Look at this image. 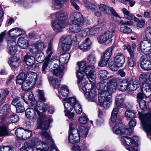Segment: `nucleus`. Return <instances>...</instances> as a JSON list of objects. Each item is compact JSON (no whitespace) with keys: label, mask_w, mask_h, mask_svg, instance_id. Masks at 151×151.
Instances as JSON below:
<instances>
[{"label":"nucleus","mask_w":151,"mask_h":151,"mask_svg":"<svg viewBox=\"0 0 151 151\" xmlns=\"http://www.w3.org/2000/svg\"><path fill=\"white\" fill-rule=\"evenodd\" d=\"M48 107L47 104L38 101L34 109L29 108L26 109L25 111L26 116L33 122H35L37 118V122L40 127L42 129L47 130L52 120L42 113L46 111Z\"/></svg>","instance_id":"1"},{"label":"nucleus","mask_w":151,"mask_h":151,"mask_svg":"<svg viewBox=\"0 0 151 151\" xmlns=\"http://www.w3.org/2000/svg\"><path fill=\"white\" fill-rule=\"evenodd\" d=\"M106 82L105 81H101L98 84L99 89L107 92L111 95L116 89L117 81L113 76L108 77Z\"/></svg>","instance_id":"2"},{"label":"nucleus","mask_w":151,"mask_h":151,"mask_svg":"<svg viewBox=\"0 0 151 151\" xmlns=\"http://www.w3.org/2000/svg\"><path fill=\"white\" fill-rule=\"evenodd\" d=\"M51 15V16H55L56 18L52 22L53 29L56 32H60L61 30L67 24L65 23V20L68 18L67 14L60 12Z\"/></svg>","instance_id":"3"},{"label":"nucleus","mask_w":151,"mask_h":151,"mask_svg":"<svg viewBox=\"0 0 151 151\" xmlns=\"http://www.w3.org/2000/svg\"><path fill=\"white\" fill-rule=\"evenodd\" d=\"M139 114L142 127L148 137L150 138L149 136H151V111L145 114L139 112Z\"/></svg>","instance_id":"4"},{"label":"nucleus","mask_w":151,"mask_h":151,"mask_svg":"<svg viewBox=\"0 0 151 151\" xmlns=\"http://www.w3.org/2000/svg\"><path fill=\"white\" fill-rule=\"evenodd\" d=\"M118 121L115 126L113 127L112 130L114 132L118 134L131 135L132 132L131 129L122 127V124L121 120H118Z\"/></svg>","instance_id":"5"},{"label":"nucleus","mask_w":151,"mask_h":151,"mask_svg":"<svg viewBox=\"0 0 151 151\" xmlns=\"http://www.w3.org/2000/svg\"><path fill=\"white\" fill-rule=\"evenodd\" d=\"M70 19L73 24L80 25L83 24V25L86 26L87 22L88 21L85 20L83 15L80 13H75L71 15L70 17Z\"/></svg>","instance_id":"6"},{"label":"nucleus","mask_w":151,"mask_h":151,"mask_svg":"<svg viewBox=\"0 0 151 151\" xmlns=\"http://www.w3.org/2000/svg\"><path fill=\"white\" fill-rule=\"evenodd\" d=\"M95 71V68L94 66L93 65H89L85 67L83 71L86 75L87 78L91 82L92 86L95 85L96 77L94 74Z\"/></svg>","instance_id":"7"},{"label":"nucleus","mask_w":151,"mask_h":151,"mask_svg":"<svg viewBox=\"0 0 151 151\" xmlns=\"http://www.w3.org/2000/svg\"><path fill=\"white\" fill-rule=\"evenodd\" d=\"M71 38L70 36L63 35L61 39V45L62 49L64 51H68L70 48Z\"/></svg>","instance_id":"8"},{"label":"nucleus","mask_w":151,"mask_h":151,"mask_svg":"<svg viewBox=\"0 0 151 151\" xmlns=\"http://www.w3.org/2000/svg\"><path fill=\"white\" fill-rule=\"evenodd\" d=\"M140 47L143 54L149 55L151 53V42L150 41L145 40L141 42Z\"/></svg>","instance_id":"9"},{"label":"nucleus","mask_w":151,"mask_h":151,"mask_svg":"<svg viewBox=\"0 0 151 151\" xmlns=\"http://www.w3.org/2000/svg\"><path fill=\"white\" fill-rule=\"evenodd\" d=\"M115 30L114 29L109 30L105 33L100 35L99 39V42L100 43H103L111 38L114 35Z\"/></svg>","instance_id":"10"},{"label":"nucleus","mask_w":151,"mask_h":151,"mask_svg":"<svg viewBox=\"0 0 151 151\" xmlns=\"http://www.w3.org/2000/svg\"><path fill=\"white\" fill-rule=\"evenodd\" d=\"M99 8L100 11L105 14H112L114 16L119 17L118 14L113 7H109L103 4H101L99 6Z\"/></svg>","instance_id":"11"},{"label":"nucleus","mask_w":151,"mask_h":151,"mask_svg":"<svg viewBox=\"0 0 151 151\" xmlns=\"http://www.w3.org/2000/svg\"><path fill=\"white\" fill-rule=\"evenodd\" d=\"M69 134V141L71 143L74 144L80 141V136L77 129H74L72 131H70Z\"/></svg>","instance_id":"12"},{"label":"nucleus","mask_w":151,"mask_h":151,"mask_svg":"<svg viewBox=\"0 0 151 151\" xmlns=\"http://www.w3.org/2000/svg\"><path fill=\"white\" fill-rule=\"evenodd\" d=\"M91 45L92 43L89 38L88 37L78 45V47L82 51L86 52L91 49Z\"/></svg>","instance_id":"13"},{"label":"nucleus","mask_w":151,"mask_h":151,"mask_svg":"<svg viewBox=\"0 0 151 151\" xmlns=\"http://www.w3.org/2000/svg\"><path fill=\"white\" fill-rule=\"evenodd\" d=\"M84 96L90 101L95 102L96 100L97 93L95 89L92 87L89 91L85 93Z\"/></svg>","instance_id":"14"},{"label":"nucleus","mask_w":151,"mask_h":151,"mask_svg":"<svg viewBox=\"0 0 151 151\" xmlns=\"http://www.w3.org/2000/svg\"><path fill=\"white\" fill-rule=\"evenodd\" d=\"M9 36L11 39L13 38L17 37L22 35V30L19 28L15 27L10 30L8 32Z\"/></svg>","instance_id":"15"},{"label":"nucleus","mask_w":151,"mask_h":151,"mask_svg":"<svg viewBox=\"0 0 151 151\" xmlns=\"http://www.w3.org/2000/svg\"><path fill=\"white\" fill-rule=\"evenodd\" d=\"M125 62V58L124 55L118 53L114 58V63L120 67H122Z\"/></svg>","instance_id":"16"},{"label":"nucleus","mask_w":151,"mask_h":151,"mask_svg":"<svg viewBox=\"0 0 151 151\" xmlns=\"http://www.w3.org/2000/svg\"><path fill=\"white\" fill-rule=\"evenodd\" d=\"M35 83L25 78V79L22 85V88L23 90L27 91L32 88L34 86Z\"/></svg>","instance_id":"17"},{"label":"nucleus","mask_w":151,"mask_h":151,"mask_svg":"<svg viewBox=\"0 0 151 151\" xmlns=\"http://www.w3.org/2000/svg\"><path fill=\"white\" fill-rule=\"evenodd\" d=\"M141 67L146 70H151V61L146 58H143L141 60Z\"/></svg>","instance_id":"18"},{"label":"nucleus","mask_w":151,"mask_h":151,"mask_svg":"<svg viewBox=\"0 0 151 151\" xmlns=\"http://www.w3.org/2000/svg\"><path fill=\"white\" fill-rule=\"evenodd\" d=\"M121 140L124 145L130 146L135 145L136 143V141L134 140V138L131 139L128 137H121Z\"/></svg>","instance_id":"19"},{"label":"nucleus","mask_w":151,"mask_h":151,"mask_svg":"<svg viewBox=\"0 0 151 151\" xmlns=\"http://www.w3.org/2000/svg\"><path fill=\"white\" fill-rule=\"evenodd\" d=\"M10 108L9 105L8 104H4L0 108V114L2 115V116H3V118H6L9 114V110Z\"/></svg>","instance_id":"20"},{"label":"nucleus","mask_w":151,"mask_h":151,"mask_svg":"<svg viewBox=\"0 0 151 151\" xmlns=\"http://www.w3.org/2000/svg\"><path fill=\"white\" fill-rule=\"evenodd\" d=\"M99 98L98 100L99 102L100 103H102L106 101L105 100H107V98L109 95H111L109 94L107 92H105L104 91L99 89Z\"/></svg>","instance_id":"21"},{"label":"nucleus","mask_w":151,"mask_h":151,"mask_svg":"<svg viewBox=\"0 0 151 151\" xmlns=\"http://www.w3.org/2000/svg\"><path fill=\"white\" fill-rule=\"evenodd\" d=\"M149 77L150 83L149 86L148 87H149L148 88H145L146 87L145 86L142 87V91L143 94L147 98L149 97L151 94V73L150 74Z\"/></svg>","instance_id":"22"},{"label":"nucleus","mask_w":151,"mask_h":151,"mask_svg":"<svg viewBox=\"0 0 151 151\" xmlns=\"http://www.w3.org/2000/svg\"><path fill=\"white\" fill-rule=\"evenodd\" d=\"M29 44L28 40L24 38L20 37L18 40V45L22 49H25L27 48L29 45Z\"/></svg>","instance_id":"23"},{"label":"nucleus","mask_w":151,"mask_h":151,"mask_svg":"<svg viewBox=\"0 0 151 151\" xmlns=\"http://www.w3.org/2000/svg\"><path fill=\"white\" fill-rule=\"evenodd\" d=\"M70 56V54L68 52L61 54L60 56V63L61 64H65L67 63Z\"/></svg>","instance_id":"24"},{"label":"nucleus","mask_w":151,"mask_h":151,"mask_svg":"<svg viewBox=\"0 0 151 151\" xmlns=\"http://www.w3.org/2000/svg\"><path fill=\"white\" fill-rule=\"evenodd\" d=\"M19 59L16 57L12 58L9 59L8 63L13 68H16L20 65Z\"/></svg>","instance_id":"25"},{"label":"nucleus","mask_w":151,"mask_h":151,"mask_svg":"<svg viewBox=\"0 0 151 151\" xmlns=\"http://www.w3.org/2000/svg\"><path fill=\"white\" fill-rule=\"evenodd\" d=\"M7 49L11 50V47H12V52L15 51L16 46H17L16 42L13 39H11V37H8L7 39Z\"/></svg>","instance_id":"26"},{"label":"nucleus","mask_w":151,"mask_h":151,"mask_svg":"<svg viewBox=\"0 0 151 151\" xmlns=\"http://www.w3.org/2000/svg\"><path fill=\"white\" fill-rule=\"evenodd\" d=\"M124 96L122 95H117L115 99V103L117 107H121L123 106L124 100Z\"/></svg>","instance_id":"27"},{"label":"nucleus","mask_w":151,"mask_h":151,"mask_svg":"<svg viewBox=\"0 0 151 151\" xmlns=\"http://www.w3.org/2000/svg\"><path fill=\"white\" fill-rule=\"evenodd\" d=\"M64 69V66L61 65L58 68L54 69L53 73L54 75L58 76L59 79H61L63 75V70Z\"/></svg>","instance_id":"28"},{"label":"nucleus","mask_w":151,"mask_h":151,"mask_svg":"<svg viewBox=\"0 0 151 151\" xmlns=\"http://www.w3.org/2000/svg\"><path fill=\"white\" fill-rule=\"evenodd\" d=\"M26 78L30 81L33 82L35 83L36 81V79L37 77V74L36 73L34 72L29 71L28 72L25 74Z\"/></svg>","instance_id":"29"},{"label":"nucleus","mask_w":151,"mask_h":151,"mask_svg":"<svg viewBox=\"0 0 151 151\" xmlns=\"http://www.w3.org/2000/svg\"><path fill=\"white\" fill-rule=\"evenodd\" d=\"M24 61L27 65L31 66L34 64L35 62V58L32 56L28 55H26L24 57Z\"/></svg>","instance_id":"30"},{"label":"nucleus","mask_w":151,"mask_h":151,"mask_svg":"<svg viewBox=\"0 0 151 151\" xmlns=\"http://www.w3.org/2000/svg\"><path fill=\"white\" fill-rule=\"evenodd\" d=\"M129 82L127 80H124L120 82L119 84V90L122 91H124L128 90Z\"/></svg>","instance_id":"31"},{"label":"nucleus","mask_w":151,"mask_h":151,"mask_svg":"<svg viewBox=\"0 0 151 151\" xmlns=\"http://www.w3.org/2000/svg\"><path fill=\"white\" fill-rule=\"evenodd\" d=\"M112 50L113 48L112 47L109 48L104 53L103 55L101 56V57L103 59H105L109 61L111 55Z\"/></svg>","instance_id":"32"},{"label":"nucleus","mask_w":151,"mask_h":151,"mask_svg":"<svg viewBox=\"0 0 151 151\" xmlns=\"http://www.w3.org/2000/svg\"><path fill=\"white\" fill-rule=\"evenodd\" d=\"M28 101L24 100V101L29 106H31L32 107H35V106L36 102V101L35 100L33 95L32 94H30L28 96Z\"/></svg>","instance_id":"33"},{"label":"nucleus","mask_w":151,"mask_h":151,"mask_svg":"<svg viewBox=\"0 0 151 151\" xmlns=\"http://www.w3.org/2000/svg\"><path fill=\"white\" fill-rule=\"evenodd\" d=\"M78 132L80 136L81 135L83 137H85L88 134V129L86 127L80 125L79 126Z\"/></svg>","instance_id":"34"},{"label":"nucleus","mask_w":151,"mask_h":151,"mask_svg":"<svg viewBox=\"0 0 151 151\" xmlns=\"http://www.w3.org/2000/svg\"><path fill=\"white\" fill-rule=\"evenodd\" d=\"M58 91L59 94L61 95L62 96L65 97L68 96L69 90L67 86H65L61 87Z\"/></svg>","instance_id":"35"},{"label":"nucleus","mask_w":151,"mask_h":151,"mask_svg":"<svg viewBox=\"0 0 151 151\" xmlns=\"http://www.w3.org/2000/svg\"><path fill=\"white\" fill-rule=\"evenodd\" d=\"M25 74L24 73H22L17 76L16 79V82L17 84H23L25 79Z\"/></svg>","instance_id":"36"},{"label":"nucleus","mask_w":151,"mask_h":151,"mask_svg":"<svg viewBox=\"0 0 151 151\" xmlns=\"http://www.w3.org/2000/svg\"><path fill=\"white\" fill-rule=\"evenodd\" d=\"M111 95H109L107 98V100L106 101L102 102V103H100V105L103 106L105 108H108L110 105L111 101Z\"/></svg>","instance_id":"37"},{"label":"nucleus","mask_w":151,"mask_h":151,"mask_svg":"<svg viewBox=\"0 0 151 151\" xmlns=\"http://www.w3.org/2000/svg\"><path fill=\"white\" fill-rule=\"evenodd\" d=\"M9 134L6 126L4 125L0 126V137L7 136Z\"/></svg>","instance_id":"38"},{"label":"nucleus","mask_w":151,"mask_h":151,"mask_svg":"<svg viewBox=\"0 0 151 151\" xmlns=\"http://www.w3.org/2000/svg\"><path fill=\"white\" fill-rule=\"evenodd\" d=\"M25 130L20 128L16 129L15 134L16 136L19 138L23 139L24 134Z\"/></svg>","instance_id":"39"},{"label":"nucleus","mask_w":151,"mask_h":151,"mask_svg":"<svg viewBox=\"0 0 151 151\" xmlns=\"http://www.w3.org/2000/svg\"><path fill=\"white\" fill-rule=\"evenodd\" d=\"M100 28L99 27H94L89 29L88 34L91 36H93L98 34Z\"/></svg>","instance_id":"40"},{"label":"nucleus","mask_w":151,"mask_h":151,"mask_svg":"<svg viewBox=\"0 0 151 151\" xmlns=\"http://www.w3.org/2000/svg\"><path fill=\"white\" fill-rule=\"evenodd\" d=\"M125 115L127 118H132L135 117L137 112L135 111L129 110L126 111Z\"/></svg>","instance_id":"41"},{"label":"nucleus","mask_w":151,"mask_h":151,"mask_svg":"<svg viewBox=\"0 0 151 151\" xmlns=\"http://www.w3.org/2000/svg\"><path fill=\"white\" fill-rule=\"evenodd\" d=\"M147 76L145 74H142L140 76L139 80L142 83V87H147L148 86L147 84Z\"/></svg>","instance_id":"42"},{"label":"nucleus","mask_w":151,"mask_h":151,"mask_svg":"<svg viewBox=\"0 0 151 151\" xmlns=\"http://www.w3.org/2000/svg\"><path fill=\"white\" fill-rule=\"evenodd\" d=\"M69 29L71 32L74 33L79 32L81 30L80 25L77 24H73L70 26Z\"/></svg>","instance_id":"43"},{"label":"nucleus","mask_w":151,"mask_h":151,"mask_svg":"<svg viewBox=\"0 0 151 151\" xmlns=\"http://www.w3.org/2000/svg\"><path fill=\"white\" fill-rule=\"evenodd\" d=\"M139 86V85L136 83L134 82H132L128 84V90L132 91L135 90Z\"/></svg>","instance_id":"44"},{"label":"nucleus","mask_w":151,"mask_h":151,"mask_svg":"<svg viewBox=\"0 0 151 151\" xmlns=\"http://www.w3.org/2000/svg\"><path fill=\"white\" fill-rule=\"evenodd\" d=\"M120 29L121 32L124 33L129 34L132 32V30L126 25H121Z\"/></svg>","instance_id":"45"},{"label":"nucleus","mask_w":151,"mask_h":151,"mask_svg":"<svg viewBox=\"0 0 151 151\" xmlns=\"http://www.w3.org/2000/svg\"><path fill=\"white\" fill-rule=\"evenodd\" d=\"M108 72L107 71L105 70H100L98 74V76L101 79L106 80L105 78L107 77ZM105 81V80H104Z\"/></svg>","instance_id":"46"},{"label":"nucleus","mask_w":151,"mask_h":151,"mask_svg":"<svg viewBox=\"0 0 151 151\" xmlns=\"http://www.w3.org/2000/svg\"><path fill=\"white\" fill-rule=\"evenodd\" d=\"M87 60L89 63L94 64L96 63V58L95 55L91 54L89 55L87 57Z\"/></svg>","instance_id":"47"},{"label":"nucleus","mask_w":151,"mask_h":151,"mask_svg":"<svg viewBox=\"0 0 151 151\" xmlns=\"http://www.w3.org/2000/svg\"><path fill=\"white\" fill-rule=\"evenodd\" d=\"M60 79L59 80H58L57 79L54 78L51 80H50V83L54 88H58L60 86V82L61 80Z\"/></svg>","instance_id":"48"},{"label":"nucleus","mask_w":151,"mask_h":151,"mask_svg":"<svg viewBox=\"0 0 151 151\" xmlns=\"http://www.w3.org/2000/svg\"><path fill=\"white\" fill-rule=\"evenodd\" d=\"M45 46L42 42H40L36 44L35 45V47L37 51L41 52L42 50H43L45 48Z\"/></svg>","instance_id":"49"},{"label":"nucleus","mask_w":151,"mask_h":151,"mask_svg":"<svg viewBox=\"0 0 151 151\" xmlns=\"http://www.w3.org/2000/svg\"><path fill=\"white\" fill-rule=\"evenodd\" d=\"M84 2L85 6L87 9L91 10L92 11H94L95 10L96 6L94 4L89 2H86L85 0H84Z\"/></svg>","instance_id":"50"},{"label":"nucleus","mask_w":151,"mask_h":151,"mask_svg":"<svg viewBox=\"0 0 151 151\" xmlns=\"http://www.w3.org/2000/svg\"><path fill=\"white\" fill-rule=\"evenodd\" d=\"M64 101L68 102L70 104H72V106H73L76 103H78V101L76 100V98L75 97L64 99Z\"/></svg>","instance_id":"51"},{"label":"nucleus","mask_w":151,"mask_h":151,"mask_svg":"<svg viewBox=\"0 0 151 151\" xmlns=\"http://www.w3.org/2000/svg\"><path fill=\"white\" fill-rule=\"evenodd\" d=\"M83 72V71H81L80 70H78L76 72L78 79V84L79 85L81 83L82 79H83L84 76V74L82 73Z\"/></svg>","instance_id":"52"},{"label":"nucleus","mask_w":151,"mask_h":151,"mask_svg":"<svg viewBox=\"0 0 151 151\" xmlns=\"http://www.w3.org/2000/svg\"><path fill=\"white\" fill-rule=\"evenodd\" d=\"M36 57L37 61L40 63L42 62L45 59L44 54L42 52H41L40 53H37Z\"/></svg>","instance_id":"53"},{"label":"nucleus","mask_w":151,"mask_h":151,"mask_svg":"<svg viewBox=\"0 0 151 151\" xmlns=\"http://www.w3.org/2000/svg\"><path fill=\"white\" fill-rule=\"evenodd\" d=\"M15 107H16L17 113H22L24 112L25 110V109L23 104L21 103L18 104Z\"/></svg>","instance_id":"54"},{"label":"nucleus","mask_w":151,"mask_h":151,"mask_svg":"<svg viewBox=\"0 0 151 151\" xmlns=\"http://www.w3.org/2000/svg\"><path fill=\"white\" fill-rule=\"evenodd\" d=\"M14 148L12 146H2L0 151H14Z\"/></svg>","instance_id":"55"},{"label":"nucleus","mask_w":151,"mask_h":151,"mask_svg":"<svg viewBox=\"0 0 151 151\" xmlns=\"http://www.w3.org/2000/svg\"><path fill=\"white\" fill-rule=\"evenodd\" d=\"M139 101V104L140 108L142 110L145 111L147 109V105L146 102L144 100H140Z\"/></svg>","instance_id":"56"},{"label":"nucleus","mask_w":151,"mask_h":151,"mask_svg":"<svg viewBox=\"0 0 151 151\" xmlns=\"http://www.w3.org/2000/svg\"><path fill=\"white\" fill-rule=\"evenodd\" d=\"M64 106L67 112L71 111L73 108V106L68 102L64 101Z\"/></svg>","instance_id":"57"},{"label":"nucleus","mask_w":151,"mask_h":151,"mask_svg":"<svg viewBox=\"0 0 151 151\" xmlns=\"http://www.w3.org/2000/svg\"><path fill=\"white\" fill-rule=\"evenodd\" d=\"M37 96L39 99L42 100L43 101H45L46 99L44 97V93L42 91L40 90H38Z\"/></svg>","instance_id":"58"},{"label":"nucleus","mask_w":151,"mask_h":151,"mask_svg":"<svg viewBox=\"0 0 151 151\" xmlns=\"http://www.w3.org/2000/svg\"><path fill=\"white\" fill-rule=\"evenodd\" d=\"M145 36L148 40L150 41L151 40V28L148 27L146 30Z\"/></svg>","instance_id":"59"},{"label":"nucleus","mask_w":151,"mask_h":151,"mask_svg":"<svg viewBox=\"0 0 151 151\" xmlns=\"http://www.w3.org/2000/svg\"><path fill=\"white\" fill-rule=\"evenodd\" d=\"M89 29L86 28L83 30H80L78 34L80 37H84L86 36L88 32Z\"/></svg>","instance_id":"60"},{"label":"nucleus","mask_w":151,"mask_h":151,"mask_svg":"<svg viewBox=\"0 0 151 151\" xmlns=\"http://www.w3.org/2000/svg\"><path fill=\"white\" fill-rule=\"evenodd\" d=\"M75 110L76 113L78 114H80L82 112V109L81 105L79 104L76 103L73 107Z\"/></svg>","instance_id":"61"},{"label":"nucleus","mask_w":151,"mask_h":151,"mask_svg":"<svg viewBox=\"0 0 151 151\" xmlns=\"http://www.w3.org/2000/svg\"><path fill=\"white\" fill-rule=\"evenodd\" d=\"M52 46L51 42H50L48 43V47L46 52L48 57L50 58L52 54Z\"/></svg>","instance_id":"62"},{"label":"nucleus","mask_w":151,"mask_h":151,"mask_svg":"<svg viewBox=\"0 0 151 151\" xmlns=\"http://www.w3.org/2000/svg\"><path fill=\"white\" fill-rule=\"evenodd\" d=\"M122 12L124 14V17L130 19L133 15L130 13V12L128 11L126 9L123 8L122 9Z\"/></svg>","instance_id":"63"},{"label":"nucleus","mask_w":151,"mask_h":151,"mask_svg":"<svg viewBox=\"0 0 151 151\" xmlns=\"http://www.w3.org/2000/svg\"><path fill=\"white\" fill-rule=\"evenodd\" d=\"M24 146L26 150L27 151H36L35 147H31L30 146V144L27 143H24Z\"/></svg>","instance_id":"64"}]
</instances>
